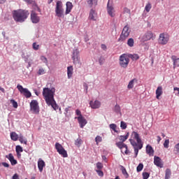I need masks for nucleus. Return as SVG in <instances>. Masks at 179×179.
Returning a JSON list of instances; mask_svg holds the SVG:
<instances>
[{
  "instance_id": "nucleus-1",
  "label": "nucleus",
  "mask_w": 179,
  "mask_h": 179,
  "mask_svg": "<svg viewBox=\"0 0 179 179\" xmlns=\"http://www.w3.org/2000/svg\"><path fill=\"white\" fill-rule=\"evenodd\" d=\"M42 94L46 104H48V106H51L55 111L59 110L60 114H62V112L61 111V108L58 106L57 102L55 101V99H54V95L55 94V88L50 89L48 87H45L43 88Z\"/></svg>"
},
{
  "instance_id": "nucleus-2",
  "label": "nucleus",
  "mask_w": 179,
  "mask_h": 179,
  "mask_svg": "<svg viewBox=\"0 0 179 179\" xmlns=\"http://www.w3.org/2000/svg\"><path fill=\"white\" fill-rule=\"evenodd\" d=\"M132 136H134V139L130 138L129 141L133 146L134 150L135 157L138 156V153H139V150L143 148V143L142 142V138L139 136V134L136 131H133L131 134Z\"/></svg>"
},
{
  "instance_id": "nucleus-3",
  "label": "nucleus",
  "mask_w": 179,
  "mask_h": 179,
  "mask_svg": "<svg viewBox=\"0 0 179 179\" xmlns=\"http://www.w3.org/2000/svg\"><path fill=\"white\" fill-rule=\"evenodd\" d=\"M29 16V11L25 10H14L13 13V17L17 23H23L25 22Z\"/></svg>"
},
{
  "instance_id": "nucleus-4",
  "label": "nucleus",
  "mask_w": 179,
  "mask_h": 179,
  "mask_svg": "<svg viewBox=\"0 0 179 179\" xmlns=\"http://www.w3.org/2000/svg\"><path fill=\"white\" fill-rule=\"evenodd\" d=\"M55 12L57 17H64V4L62 3V1L58 0L56 2V8H55Z\"/></svg>"
},
{
  "instance_id": "nucleus-5",
  "label": "nucleus",
  "mask_w": 179,
  "mask_h": 179,
  "mask_svg": "<svg viewBox=\"0 0 179 179\" xmlns=\"http://www.w3.org/2000/svg\"><path fill=\"white\" fill-rule=\"evenodd\" d=\"M119 64L122 68L124 69L128 68L129 64V57L127 54H122L120 56Z\"/></svg>"
},
{
  "instance_id": "nucleus-6",
  "label": "nucleus",
  "mask_w": 179,
  "mask_h": 179,
  "mask_svg": "<svg viewBox=\"0 0 179 179\" xmlns=\"http://www.w3.org/2000/svg\"><path fill=\"white\" fill-rule=\"evenodd\" d=\"M30 110L33 114L40 113V106H38V101L36 100H32L30 103Z\"/></svg>"
},
{
  "instance_id": "nucleus-7",
  "label": "nucleus",
  "mask_w": 179,
  "mask_h": 179,
  "mask_svg": "<svg viewBox=\"0 0 179 179\" xmlns=\"http://www.w3.org/2000/svg\"><path fill=\"white\" fill-rule=\"evenodd\" d=\"M129 36V27L126 25L122 31V34L118 39V41H125L127 37Z\"/></svg>"
},
{
  "instance_id": "nucleus-8",
  "label": "nucleus",
  "mask_w": 179,
  "mask_h": 179,
  "mask_svg": "<svg viewBox=\"0 0 179 179\" xmlns=\"http://www.w3.org/2000/svg\"><path fill=\"white\" fill-rule=\"evenodd\" d=\"M116 146L120 149L122 153H124L125 155H131V151L128 150V146L127 144L122 142H117L116 143Z\"/></svg>"
},
{
  "instance_id": "nucleus-9",
  "label": "nucleus",
  "mask_w": 179,
  "mask_h": 179,
  "mask_svg": "<svg viewBox=\"0 0 179 179\" xmlns=\"http://www.w3.org/2000/svg\"><path fill=\"white\" fill-rule=\"evenodd\" d=\"M17 89L19 90L21 94H24V96L27 99H30V96H31V92H30V91H29L27 88H24L23 86L17 85Z\"/></svg>"
},
{
  "instance_id": "nucleus-10",
  "label": "nucleus",
  "mask_w": 179,
  "mask_h": 179,
  "mask_svg": "<svg viewBox=\"0 0 179 179\" xmlns=\"http://www.w3.org/2000/svg\"><path fill=\"white\" fill-rule=\"evenodd\" d=\"M169 35L165 33H162L159 34V37L158 39V43L162 44V45H166L167 43H169Z\"/></svg>"
},
{
  "instance_id": "nucleus-11",
  "label": "nucleus",
  "mask_w": 179,
  "mask_h": 179,
  "mask_svg": "<svg viewBox=\"0 0 179 179\" xmlns=\"http://www.w3.org/2000/svg\"><path fill=\"white\" fill-rule=\"evenodd\" d=\"M107 12L111 17H114L115 16V12L114 10V5L113 4V1L108 0V3H107Z\"/></svg>"
},
{
  "instance_id": "nucleus-12",
  "label": "nucleus",
  "mask_w": 179,
  "mask_h": 179,
  "mask_svg": "<svg viewBox=\"0 0 179 179\" xmlns=\"http://www.w3.org/2000/svg\"><path fill=\"white\" fill-rule=\"evenodd\" d=\"M72 59L73 64H78V62H79V50L74 49L73 50Z\"/></svg>"
},
{
  "instance_id": "nucleus-13",
  "label": "nucleus",
  "mask_w": 179,
  "mask_h": 179,
  "mask_svg": "<svg viewBox=\"0 0 179 179\" xmlns=\"http://www.w3.org/2000/svg\"><path fill=\"white\" fill-rule=\"evenodd\" d=\"M153 33L152 31H148L143 36V41H149V40H154Z\"/></svg>"
},
{
  "instance_id": "nucleus-14",
  "label": "nucleus",
  "mask_w": 179,
  "mask_h": 179,
  "mask_svg": "<svg viewBox=\"0 0 179 179\" xmlns=\"http://www.w3.org/2000/svg\"><path fill=\"white\" fill-rule=\"evenodd\" d=\"M31 20L32 23L37 24L40 22V17L34 11H32L31 13Z\"/></svg>"
},
{
  "instance_id": "nucleus-15",
  "label": "nucleus",
  "mask_w": 179,
  "mask_h": 179,
  "mask_svg": "<svg viewBox=\"0 0 179 179\" xmlns=\"http://www.w3.org/2000/svg\"><path fill=\"white\" fill-rule=\"evenodd\" d=\"M75 119H78V124H80V128H85L86 124H87V120L83 116L80 117H75Z\"/></svg>"
},
{
  "instance_id": "nucleus-16",
  "label": "nucleus",
  "mask_w": 179,
  "mask_h": 179,
  "mask_svg": "<svg viewBox=\"0 0 179 179\" xmlns=\"http://www.w3.org/2000/svg\"><path fill=\"white\" fill-rule=\"evenodd\" d=\"M90 106L92 108H93L94 110H96L97 108H100V106H101V103L98 100H96L94 101H90Z\"/></svg>"
},
{
  "instance_id": "nucleus-17",
  "label": "nucleus",
  "mask_w": 179,
  "mask_h": 179,
  "mask_svg": "<svg viewBox=\"0 0 179 179\" xmlns=\"http://www.w3.org/2000/svg\"><path fill=\"white\" fill-rule=\"evenodd\" d=\"M66 12H65V15H69V13H71V10H72V8H73V5L72 4L71 2L70 1H67L66 3Z\"/></svg>"
},
{
  "instance_id": "nucleus-18",
  "label": "nucleus",
  "mask_w": 179,
  "mask_h": 179,
  "mask_svg": "<svg viewBox=\"0 0 179 179\" xmlns=\"http://www.w3.org/2000/svg\"><path fill=\"white\" fill-rule=\"evenodd\" d=\"M145 150H146L147 155H149V156L150 157L153 156L155 153V150H153V148L152 147V145H147Z\"/></svg>"
},
{
  "instance_id": "nucleus-19",
  "label": "nucleus",
  "mask_w": 179,
  "mask_h": 179,
  "mask_svg": "<svg viewBox=\"0 0 179 179\" xmlns=\"http://www.w3.org/2000/svg\"><path fill=\"white\" fill-rule=\"evenodd\" d=\"M163 94V87L159 86L156 90V98L159 100L160 96Z\"/></svg>"
},
{
  "instance_id": "nucleus-20",
  "label": "nucleus",
  "mask_w": 179,
  "mask_h": 179,
  "mask_svg": "<svg viewBox=\"0 0 179 179\" xmlns=\"http://www.w3.org/2000/svg\"><path fill=\"white\" fill-rule=\"evenodd\" d=\"M96 16H97V13H96V11H94V10L93 9H91L89 15L90 20H96Z\"/></svg>"
},
{
  "instance_id": "nucleus-21",
  "label": "nucleus",
  "mask_w": 179,
  "mask_h": 179,
  "mask_svg": "<svg viewBox=\"0 0 179 179\" xmlns=\"http://www.w3.org/2000/svg\"><path fill=\"white\" fill-rule=\"evenodd\" d=\"M72 75H73V66H70L67 67V76L69 79L72 78Z\"/></svg>"
},
{
  "instance_id": "nucleus-22",
  "label": "nucleus",
  "mask_w": 179,
  "mask_h": 179,
  "mask_svg": "<svg viewBox=\"0 0 179 179\" xmlns=\"http://www.w3.org/2000/svg\"><path fill=\"white\" fill-rule=\"evenodd\" d=\"M171 59L173 62V68H176V66H179V58H177L176 55H173L171 57Z\"/></svg>"
},
{
  "instance_id": "nucleus-23",
  "label": "nucleus",
  "mask_w": 179,
  "mask_h": 179,
  "mask_svg": "<svg viewBox=\"0 0 179 179\" xmlns=\"http://www.w3.org/2000/svg\"><path fill=\"white\" fill-rule=\"evenodd\" d=\"M18 141L20 142V143H24V145H27V138L24 137L23 135L20 134Z\"/></svg>"
},
{
  "instance_id": "nucleus-24",
  "label": "nucleus",
  "mask_w": 179,
  "mask_h": 179,
  "mask_svg": "<svg viewBox=\"0 0 179 179\" xmlns=\"http://www.w3.org/2000/svg\"><path fill=\"white\" fill-rule=\"evenodd\" d=\"M15 150H16L17 156L18 157H20V156H21L20 153H22V152H23V148H22V146H20V145H17L15 148Z\"/></svg>"
},
{
  "instance_id": "nucleus-25",
  "label": "nucleus",
  "mask_w": 179,
  "mask_h": 179,
  "mask_svg": "<svg viewBox=\"0 0 179 179\" xmlns=\"http://www.w3.org/2000/svg\"><path fill=\"white\" fill-rule=\"evenodd\" d=\"M138 82V80L134 78L133 80H130L129 85H127L128 89H133L134 85L135 83Z\"/></svg>"
},
{
  "instance_id": "nucleus-26",
  "label": "nucleus",
  "mask_w": 179,
  "mask_h": 179,
  "mask_svg": "<svg viewBox=\"0 0 179 179\" xmlns=\"http://www.w3.org/2000/svg\"><path fill=\"white\" fill-rule=\"evenodd\" d=\"M10 138L12 139V141H17V139H19V135H17V134H16V132H11L10 133Z\"/></svg>"
},
{
  "instance_id": "nucleus-27",
  "label": "nucleus",
  "mask_w": 179,
  "mask_h": 179,
  "mask_svg": "<svg viewBox=\"0 0 179 179\" xmlns=\"http://www.w3.org/2000/svg\"><path fill=\"white\" fill-rule=\"evenodd\" d=\"M87 3L89 5V6L92 8L93 5H94L95 6L97 5V0H87Z\"/></svg>"
},
{
  "instance_id": "nucleus-28",
  "label": "nucleus",
  "mask_w": 179,
  "mask_h": 179,
  "mask_svg": "<svg viewBox=\"0 0 179 179\" xmlns=\"http://www.w3.org/2000/svg\"><path fill=\"white\" fill-rule=\"evenodd\" d=\"M129 136V133H127V135L125 136H120L119 139L121 141L120 142H122V143H124V142H125V141L128 139Z\"/></svg>"
},
{
  "instance_id": "nucleus-29",
  "label": "nucleus",
  "mask_w": 179,
  "mask_h": 179,
  "mask_svg": "<svg viewBox=\"0 0 179 179\" xmlns=\"http://www.w3.org/2000/svg\"><path fill=\"white\" fill-rule=\"evenodd\" d=\"M57 152L59 155H62L63 157H68V153L66 152V150H65V148H63Z\"/></svg>"
},
{
  "instance_id": "nucleus-30",
  "label": "nucleus",
  "mask_w": 179,
  "mask_h": 179,
  "mask_svg": "<svg viewBox=\"0 0 179 179\" xmlns=\"http://www.w3.org/2000/svg\"><path fill=\"white\" fill-rule=\"evenodd\" d=\"M128 57L129 59L131 58L133 61H137V59L139 58V55L138 54H130L128 55Z\"/></svg>"
},
{
  "instance_id": "nucleus-31",
  "label": "nucleus",
  "mask_w": 179,
  "mask_h": 179,
  "mask_svg": "<svg viewBox=\"0 0 179 179\" xmlns=\"http://www.w3.org/2000/svg\"><path fill=\"white\" fill-rule=\"evenodd\" d=\"M113 110L117 114H121V108L118 105H115Z\"/></svg>"
},
{
  "instance_id": "nucleus-32",
  "label": "nucleus",
  "mask_w": 179,
  "mask_h": 179,
  "mask_svg": "<svg viewBox=\"0 0 179 179\" xmlns=\"http://www.w3.org/2000/svg\"><path fill=\"white\" fill-rule=\"evenodd\" d=\"M64 147L59 143H55V149L57 150V152H59V150H62Z\"/></svg>"
},
{
  "instance_id": "nucleus-33",
  "label": "nucleus",
  "mask_w": 179,
  "mask_h": 179,
  "mask_svg": "<svg viewBox=\"0 0 179 179\" xmlns=\"http://www.w3.org/2000/svg\"><path fill=\"white\" fill-rule=\"evenodd\" d=\"M109 127L110 129H113V131H114V132H118V131H117V124H110L109 125Z\"/></svg>"
},
{
  "instance_id": "nucleus-34",
  "label": "nucleus",
  "mask_w": 179,
  "mask_h": 179,
  "mask_svg": "<svg viewBox=\"0 0 179 179\" xmlns=\"http://www.w3.org/2000/svg\"><path fill=\"white\" fill-rule=\"evenodd\" d=\"M80 145H82V139L77 138L75 141V145L78 146V148H80Z\"/></svg>"
},
{
  "instance_id": "nucleus-35",
  "label": "nucleus",
  "mask_w": 179,
  "mask_h": 179,
  "mask_svg": "<svg viewBox=\"0 0 179 179\" xmlns=\"http://www.w3.org/2000/svg\"><path fill=\"white\" fill-rule=\"evenodd\" d=\"M151 9H152V4L150 3H148L145 7V10H146L148 13V12H150Z\"/></svg>"
},
{
  "instance_id": "nucleus-36",
  "label": "nucleus",
  "mask_w": 179,
  "mask_h": 179,
  "mask_svg": "<svg viewBox=\"0 0 179 179\" xmlns=\"http://www.w3.org/2000/svg\"><path fill=\"white\" fill-rule=\"evenodd\" d=\"M134 38H130L128 39L127 45H129V47H132L134 45Z\"/></svg>"
},
{
  "instance_id": "nucleus-37",
  "label": "nucleus",
  "mask_w": 179,
  "mask_h": 179,
  "mask_svg": "<svg viewBox=\"0 0 179 179\" xmlns=\"http://www.w3.org/2000/svg\"><path fill=\"white\" fill-rule=\"evenodd\" d=\"M41 61L45 64V65H48V60L47 59V57H45V56L41 57Z\"/></svg>"
},
{
  "instance_id": "nucleus-38",
  "label": "nucleus",
  "mask_w": 179,
  "mask_h": 179,
  "mask_svg": "<svg viewBox=\"0 0 179 179\" xmlns=\"http://www.w3.org/2000/svg\"><path fill=\"white\" fill-rule=\"evenodd\" d=\"M10 103L13 105V107L14 108H17V106H18L17 102L16 101H15V99H11Z\"/></svg>"
},
{
  "instance_id": "nucleus-39",
  "label": "nucleus",
  "mask_w": 179,
  "mask_h": 179,
  "mask_svg": "<svg viewBox=\"0 0 179 179\" xmlns=\"http://www.w3.org/2000/svg\"><path fill=\"white\" fill-rule=\"evenodd\" d=\"M120 128L122 129H127V123H125V122H124V121H122L120 122Z\"/></svg>"
},
{
  "instance_id": "nucleus-40",
  "label": "nucleus",
  "mask_w": 179,
  "mask_h": 179,
  "mask_svg": "<svg viewBox=\"0 0 179 179\" xmlns=\"http://www.w3.org/2000/svg\"><path fill=\"white\" fill-rule=\"evenodd\" d=\"M44 73H45V70H44V69L43 68L39 69V70L38 71V75L41 76L44 75Z\"/></svg>"
},
{
  "instance_id": "nucleus-41",
  "label": "nucleus",
  "mask_w": 179,
  "mask_h": 179,
  "mask_svg": "<svg viewBox=\"0 0 179 179\" xmlns=\"http://www.w3.org/2000/svg\"><path fill=\"white\" fill-rule=\"evenodd\" d=\"M76 115L78 116V117H77V118L83 117V115H82V112H80V110H79V109L76 110Z\"/></svg>"
},
{
  "instance_id": "nucleus-42",
  "label": "nucleus",
  "mask_w": 179,
  "mask_h": 179,
  "mask_svg": "<svg viewBox=\"0 0 179 179\" xmlns=\"http://www.w3.org/2000/svg\"><path fill=\"white\" fill-rule=\"evenodd\" d=\"M32 47H33V49H34L35 51H37V50H38L40 45H37V43H34L33 45H32Z\"/></svg>"
},
{
  "instance_id": "nucleus-43",
  "label": "nucleus",
  "mask_w": 179,
  "mask_h": 179,
  "mask_svg": "<svg viewBox=\"0 0 179 179\" xmlns=\"http://www.w3.org/2000/svg\"><path fill=\"white\" fill-rule=\"evenodd\" d=\"M101 141H103V138L100 136H97L95 138V141L96 142V143H99L101 142Z\"/></svg>"
},
{
  "instance_id": "nucleus-44",
  "label": "nucleus",
  "mask_w": 179,
  "mask_h": 179,
  "mask_svg": "<svg viewBox=\"0 0 179 179\" xmlns=\"http://www.w3.org/2000/svg\"><path fill=\"white\" fill-rule=\"evenodd\" d=\"M169 143H170V141L169 139L165 140V141L164 143V147L167 149V148H169Z\"/></svg>"
},
{
  "instance_id": "nucleus-45",
  "label": "nucleus",
  "mask_w": 179,
  "mask_h": 179,
  "mask_svg": "<svg viewBox=\"0 0 179 179\" xmlns=\"http://www.w3.org/2000/svg\"><path fill=\"white\" fill-rule=\"evenodd\" d=\"M175 153L179 155V143L175 145Z\"/></svg>"
},
{
  "instance_id": "nucleus-46",
  "label": "nucleus",
  "mask_w": 179,
  "mask_h": 179,
  "mask_svg": "<svg viewBox=\"0 0 179 179\" xmlns=\"http://www.w3.org/2000/svg\"><path fill=\"white\" fill-rule=\"evenodd\" d=\"M99 64H100V65H103V64H104V57H101L99 59Z\"/></svg>"
},
{
  "instance_id": "nucleus-47",
  "label": "nucleus",
  "mask_w": 179,
  "mask_h": 179,
  "mask_svg": "<svg viewBox=\"0 0 179 179\" xmlns=\"http://www.w3.org/2000/svg\"><path fill=\"white\" fill-rule=\"evenodd\" d=\"M83 87L85 93H87V89H89V87L87 86V84L86 83H83Z\"/></svg>"
},
{
  "instance_id": "nucleus-48",
  "label": "nucleus",
  "mask_w": 179,
  "mask_h": 179,
  "mask_svg": "<svg viewBox=\"0 0 179 179\" xmlns=\"http://www.w3.org/2000/svg\"><path fill=\"white\" fill-rule=\"evenodd\" d=\"M69 108H71V107L66 108L64 110V115L66 117H68V111H69Z\"/></svg>"
},
{
  "instance_id": "nucleus-49",
  "label": "nucleus",
  "mask_w": 179,
  "mask_h": 179,
  "mask_svg": "<svg viewBox=\"0 0 179 179\" xmlns=\"http://www.w3.org/2000/svg\"><path fill=\"white\" fill-rule=\"evenodd\" d=\"M173 90H174V92H176V95L178 96V94H179V87H176L173 88Z\"/></svg>"
},
{
  "instance_id": "nucleus-50",
  "label": "nucleus",
  "mask_w": 179,
  "mask_h": 179,
  "mask_svg": "<svg viewBox=\"0 0 179 179\" xmlns=\"http://www.w3.org/2000/svg\"><path fill=\"white\" fill-rule=\"evenodd\" d=\"M124 13H131V10H129L127 8H124Z\"/></svg>"
},
{
  "instance_id": "nucleus-51",
  "label": "nucleus",
  "mask_w": 179,
  "mask_h": 179,
  "mask_svg": "<svg viewBox=\"0 0 179 179\" xmlns=\"http://www.w3.org/2000/svg\"><path fill=\"white\" fill-rule=\"evenodd\" d=\"M101 47L102 50H107V46L105 44H102Z\"/></svg>"
},
{
  "instance_id": "nucleus-52",
  "label": "nucleus",
  "mask_w": 179,
  "mask_h": 179,
  "mask_svg": "<svg viewBox=\"0 0 179 179\" xmlns=\"http://www.w3.org/2000/svg\"><path fill=\"white\" fill-rule=\"evenodd\" d=\"M157 143H160V141H162V138L160 137V136H157Z\"/></svg>"
},
{
  "instance_id": "nucleus-53",
  "label": "nucleus",
  "mask_w": 179,
  "mask_h": 179,
  "mask_svg": "<svg viewBox=\"0 0 179 179\" xmlns=\"http://www.w3.org/2000/svg\"><path fill=\"white\" fill-rule=\"evenodd\" d=\"M34 92L36 96H38V94H40V92H38L37 90H34Z\"/></svg>"
},
{
  "instance_id": "nucleus-54",
  "label": "nucleus",
  "mask_w": 179,
  "mask_h": 179,
  "mask_svg": "<svg viewBox=\"0 0 179 179\" xmlns=\"http://www.w3.org/2000/svg\"><path fill=\"white\" fill-rule=\"evenodd\" d=\"M0 91L2 92V93H5V89L3 87H1L0 86Z\"/></svg>"
},
{
  "instance_id": "nucleus-55",
  "label": "nucleus",
  "mask_w": 179,
  "mask_h": 179,
  "mask_svg": "<svg viewBox=\"0 0 179 179\" xmlns=\"http://www.w3.org/2000/svg\"><path fill=\"white\" fill-rule=\"evenodd\" d=\"M6 2V0H0V4H3Z\"/></svg>"
},
{
  "instance_id": "nucleus-56",
  "label": "nucleus",
  "mask_w": 179,
  "mask_h": 179,
  "mask_svg": "<svg viewBox=\"0 0 179 179\" xmlns=\"http://www.w3.org/2000/svg\"><path fill=\"white\" fill-rule=\"evenodd\" d=\"M6 157H13V155L10 153L8 155H6Z\"/></svg>"
},
{
  "instance_id": "nucleus-57",
  "label": "nucleus",
  "mask_w": 179,
  "mask_h": 179,
  "mask_svg": "<svg viewBox=\"0 0 179 179\" xmlns=\"http://www.w3.org/2000/svg\"><path fill=\"white\" fill-rule=\"evenodd\" d=\"M54 0H49L48 3H51Z\"/></svg>"
},
{
  "instance_id": "nucleus-58",
  "label": "nucleus",
  "mask_w": 179,
  "mask_h": 179,
  "mask_svg": "<svg viewBox=\"0 0 179 179\" xmlns=\"http://www.w3.org/2000/svg\"><path fill=\"white\" fill-rule=\"evenodd\" d=\"M25 2H30V0H24Z\"/></svg>"
},
{
  "instance_id": "nucleus-59",
  "label": "nucleus",
  "mask_w": 179,
  "mask_h": 179,
  "mask_svg": "<svg viewBox=\"0 0 179 179\" xmlns=\"http://www.w3.org/2000/svg\"><path fill=\"white\" fill-rule=\"evenodd\" d=\"M162 136H163V138H164V136H166V135H164V134H162Z\"/></svg>"
},
{
  "instance_id": "nucleus-60",
  "label": "nucleus",
  "mask_w": 179,
  "mask_h": 179,
  "mask_svg": "<svg viewBox=\"0 0 179 179\" xmlns=\"http://www.w3.org/2000/svg\"><path fill=\"white\" fill-rule=\"evenodd\" d=\"M154 157H158L157 156H155Z\"/></svg>"
},
{
  "instance_id": "nucleus-61",
  "label": "nucleus",
  "mask_w": 179,
  "mask_h": 179,
  "mask_svg": "<svg viewBox=\"0 0 179 179\" xmlns=\"http://www.w3.org/2000/svg\"><path fill=\"white\" fill-rule=\"evenodd\" d=\"M102 157H106L105 156H102Z\"/></svg>"
},
{
  "instance_id": "nucleus-62",
  "label": "nucleus",
  "mask_w": 179,
  "mask_h": 179,
  "mask_svg": "<svg viewBox=\"0 0 179 179\" xmlns=\"http://www.w3.org/2000/svg\"><path fill=\"white\" fill-rule=\"evenodd\" d=\"M25 59H27V57H26Z\"/></svg>"
}]
</instances>
